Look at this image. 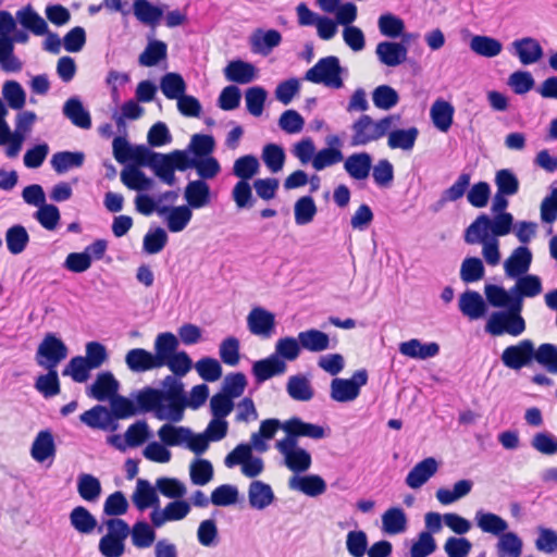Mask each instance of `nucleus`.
Wrapping results in <instances>:
<instances>
[{"mask_svg":"<svg viewBox=\"0 0 557 557\" xmlns=\"http://www.w3.org/2000/svg\"><path fill=\"white\" fill-rule=\"evenodd\" d=\"M109 401V410L113 420L126 419L135 416L137 412H143L137 403L135 404L132 399L117 393Z\"/></svg>","mask_w":557,"mask_h":557,"instance_id":"4d7b16f0","label":"nucleus"},{"mask_svg":"<svg viewBox=\"0 0 557 557\" xmlns=\"http://www.w3.org/2000/svg\"><path fill=\"white\" fill-rule=\"evenodd\" d=\"M367 382L368 372L364 369L357 370L350 379L335 377L331 382L330 396L337 403L354 401Z\"/></svg>","mask_w":557,"mask_h":557,"instance_id":"9d476101","label":"nucleus"},{"mask_svg":"<svg viewBox=\"0 0 557 557\" xmlns=\"http://www.w3.org/2000/svg\"><path fill=\"white\" fill-rule=\"evenodd\" d=\"M121 181L129 189L144 191L152 187V180L137 166H127L121 172Z\"/></svg>","mask_w":557,"mask_h":557,"instance_id":"6e6d98bb","label":"nucleus"},{"mask_svg":"<svg viewBox=\"0 0 557 557\" xmlns=\"http://www.w3.org/2000/svg\"><path fill=\"white\" fill-rule=\"evenodd\" d=\"M516 284L512 286V294L515 298L512 299V306L516 311L522 310L523 298H533L540 295L543 290L542 281L535 274H523L515 278Z\"/></svg>","mask_w":557,"mask_h":557,"instance_id":"dca6fc26","label":"nucleus"},{"mask_svg":"<svg viewBox=\"0 0 557 557\" xmlns=\"http://www.w3.org/2000/svg\"><path fill=\"white\" fill-rule=\"evenodd\" d=\"M458 307L460 312L470 320H479L487 311L483 297L478 292L470 289L460 295Z\"/></svg>","mask_w":557,"mask_h":557,"instance_id":"5701e85b","label":"nucleus"},{"mask_svg":"<svg viewBox=\"0 0 557 557\" xmlns=\"http://www.w3.org/2000/svg\"><path fill=\"white\" fill-rule=\"evenodd\" d=\"M275 448L284 457L285 466L294 473H302L310 469L311 455L300 447L297 442L282 438L275 443Z\"/></svg>","mask_w":557,"mask_h":557,"instance_id":"9b49d317","label":"nucleus"},{"mask_svg":"<svg viewBox=\"0 0 557 557\" xmlns=\"http://www.w3.org/2000/svg\"><path fill=\"white\" fill-rule=\"evenodd\" d=\"M85 161V153L82 151H60L52 156L51 165L59 173H65L70 169L81 168Z\"/></svg>","mask_w":557,"mask_h":557,"instance_id":"3c124183","label":"nucleus"},{"mask_svg":"<svg viewBox=\"0 0 557 557\" xmlns=\"http://www.w3.org/2000/svg\"><path fill=\"white\" fill-rule=\"evenodd\" d=\"M484 293L487 301L496 308H506V311L493 312L485 325V331L494 336L505 333L512 336H519L525 330L524 319L520 311H516L512 306V287L506 290L504 287L493 284L485 285Z\"/></svg>","mask_w":557,"mask_h":557,"instance_id":"f03ea898","label":"nucleus"},{"mask_svg":"<svg viewBox=\"0 0 557 557\" xmlns=\"http://www.w3.org/2000/svg\"><path fill=\"white\" fill-rule=\"evenodd\" d=\"M298 341L302 349L311 352H321L335 347L329 335L317 329L300 332Z\"/></svg>","mask_w":557,"mask_h":557,"instance_id":"7c9ffc66","label":"nucleus"},{"mask_svg":"<svg viewBox=\"0 0 557 557\" xmlns=\"http://www.w3.org/2000/svg\"><path fill=\"white\" fill-rule=\"evenodd\" d=\"M261 158L272 173H277L283 169L286 156L281 146L268 144L262 149Z\"/></svg>","mask_w":557,"mask_h":557,"instance_id":"69168bd1","label":"nucleus"},{"mask_svg":"<svg viewBox=\"0 0 557 557\" xmlns=\"http://www.w3.org/2000/svg\"><path fill=\"white\" fill-rule=\"evenodd\" d=\"M470 180L469 173L460 174L457 181L442 193L438 205L445 206L447 201H457L467 193V199L472 207H485L491 197L490 185L486 182H479L470 187Z\"/></svg>","mask_w":557,"mask_h":557,"instance_id":"7ed1b4c3","label":"nucleus"},{"mask_svg":"<svg viewBox=\"0 0 557 557\" xmlns=\"http://www.w3.org/2000/svg\"><path fill=\"white\" fill-rule=\"evenodd\" d=\"M175 375H166L161 389L145 387L132 394L143 412H152L160 421L181 422L187 407L184 384Z\"/></svg>","mask_w":557,"mask_h":557,"instance_id":"f257e3e1","label":"nucleus"},{"mask_svg":"<svg viewBox=\"0 0 557 557\" xmlns=\"http://www.w3.org/2000/svg\"><path fill=\"white\" fill-rule=\"evenodd\" d=\"M399 352L413 359L425 360L437 356L440 352V346L434 342L422 344L419 339L412 338L400 343Z\"/></svg>","mask_w":557,"mask_h":557,"instance_id":"2f4dec72","label":"nucleus"},{"mask_svg":"<svg viewBox=\"0 0 557 557\" xmlns=\"http://www.w3.org/2000/svg\"><path fill=\"white\" fill-rule=\"evenodd\" d=\"M540 347L535 349L531 339H522L517 345L506 347L500 356L505 367L518 371L529 367L533 360L539 363Z\"/></svg>","mask_w":557,"mask_h":557,"instance_id":"1a4fd4ad","label":"nucleus"},{"mask_svg":"<svg viewBox=\"0 0 557 557\" xmlns=\"http://www.w3.org/2000/svg\"><path fill=\"white\" fill-rule=\"evenodd\" d=\"M77 493L88 503H96L102 493L98 478L89 473H81L77 476Z\"/></svg>","mask_w":557,"mask_h":557,"instance_id":"a18cd8bd","label":"nucleus"},{"mask_svg":"<svg viewBox=\"0 0 557 557\" xmlns=\"http://www.w3.org/2000/svg\"><path fill=\"white\" fill-rule=\"evenodd\" d=\"M375 53L381 63L398 66L407 60V47L395 41H382L376 46Z\"/></svg>","mask_w":557,"mask_h":557,"instance_id":"bb28decb","label":"nucleus"},{"mask_svg":"<svg viewBox=\"0 0 557 557\" xmlns=\"http://www.w3.org/2000/svg\"><path fill=\"white\" fill-rule=\"evenodd\" d=\"M495 185L497 190L490 209H507L508 197L516 195L519 190V180L511 170L502 169L495 174Z\"/></svg>","mask_w":557,"mask_h":557,"instance_id":"ddd939ff","label":"nucleus"},{"mask_svg":"<svg viewBox=\"0 0 557 557\" xmlns=\"http://www.w3.org/2000/svg\"><path fill=\"white\" fill-rule=\"evenodd\" d=\"M165 423L158 430V437L165 446H186L190 440V429Z\"/></svg>","mask_w":557,"mask_h":557,"instance_id":"e433bc0d","label":"nucleus"},{"mask_svg":"<svg viewBox=\"0 0 557 557\" xmlns=\"http://www.w3.org/2000/svg\"><path fill=\"white\" fill-rule=\"evenodd\" d=\"M160 368L168 367L173 375L183 377L193 368V360L186 351H178V338L170 332L161 333Z\"/></svg>","mask_w":557,"mask_h":557,"instance_id":"39448f33","label":"nucleus"},{"mask_svg":"<svg viewBox=\"0 0 557 557\" xmlns=\"http://www.w3.org/2000/svg\"><path fill=\"white\" fill-rule=\"evenodd\" d=\"M63 114L75 125L84 129L91 127L89 112L77 97L70 98L63 106Z\"/></svg>","mask_w":557,"mask_h":557,"instance_id":"58836bf2","label":"nucleus"},{"mask_svg":"<svg viewBox=\"0 0 557 557\" xmlns=\"http://www.w3.org/2000/svg\"><path fill=\"white\" fill-rule=\"evenodd\" d=\"M282 41V35L276 29L264 32L261 28L256 29L250 36L251 49L256 53L268 55Z\"/></svg>","mask_w":557,"mask_h":557,"instance_id":"c85d7f7f","label":"nucleus"},{"mask_svg":"<svg viewBox=\"0 0 557 557\" xmlns=\"http://www.w3.org/2000/svg\"><path fill=\"white\" fill-rule=\"evenodd\" d=\"M339 59L334 55L320 59L314 66L305 74V79L314 84H323L326 87L339 89L344 86Z\"/></svg>","mask_w":557,"mask_h":557,"instance_id":"423d86ee","label":"nucleus"},{"mask_svg":"<svg viewBox=\"0 0 557 557\" xmlns=\"http://www.w3.org/2000/svg\"><path fill=\"white\" fill-rule=\"evenodd\" d=\"M79 419L91 429L109 430L115 428L110 410L102 405H97L85 411Z\"/></svg>","mask_w":557,"mask_h":557,"instance_id":"72a5a7b5","label":"nucleus"},{"mask_svg":"<svg viewBox=\"0 0 557 557\" xmlns=\"http://www.w3.org/2000/svg\"><path fill=\"white\" fill-rule=\"evenodd\" d=\"M286 392L288 396L296 401H309L314 396V391L309 379L302 374L288 377Z\"/></svg>","mask_w":557,"mask_h":557,"instance_id":"a19ab883","label":"nucleus"},{"mask_svg":"<svg viewBox=\"0 0 557 557\" xmlns=\"http://www.w3.org/2000/svg\"><path fill=\"white\" fill-rule=\"evenodd\" d=\"M407 516L399 507L388 508L382 515L383 531L387 534H400L407 529Z\"/></svg>","mask_w":557,"mask_h":557,"instance_id":"49530a36","label":"nucleus"},{"mask_svg":"<svg viewBox=\"0 0 557 557\" xmlns=\"http://www.w3.org/2000/svg\"><path fill=\"white\" fill-rule=\"evenodd\" d=\"M47 373L41 374L35 382V388L45 397L50 398L60 393V381L57 369H46Z\"/></svg>","mask_w":557,"mask_h":557,"instance_id":"680f3d73","label":"nucleus"},{"mask_svg":"<svg viewBox=\"0 0 557 557\" xmlns=\"http://www.w3.org/2000/svg\"><path fill=\"white\" fill-rule=\"evenodd\" d=\"M2 96L13 110H21L26 102V92L16 81H7L2 86Z\"/></svg>","mask_w":557,"mask_h":557,"instance_id":"e2e57ef3","label":"nucleus"},{"mask_svg":"<svg viewBox=\"0 0 557 557\" xmlns=\"http://www.w3.org/2000/svg\"><path fill=\"white\" fill-rule=\"evenodd\" d=\"M287 364L277 355H270L268 358L253 362L251 372L258 384L281 375L286 372Z\"/></svg>","mask_w":557,"mask_h":557,"instance_id":"6ab92c4d","label":"nucleus"},{"mask_svg":"<svg viewBox=\"0 0 557 557\" xmlns=\"http://www.w3.org/2000/svg\"><path fill=\"white\" fill-rule=\"evenodd\" d=\"M154 527L147 521H136L131 527V540L134 547L138 549L149 548L156 541Z\"/></svg>","mask_w":557,"mask_h":557,"instance_id":"37998d69","label":"nucleus"},{"mask_svg":"<svg viewBox=\"0 0 557 557\" xmlns=\"http://www.w3.org/2000/svg\"><path fill=\"white\" fill-rule=\"evenodd\" d=\"M69 519L73 529L82 534L92 533L98 525L97 519L83 506L73 508Z\"/></svg>","mask_w":557,"mask_h":557,"instance_id":"c03bdc74","label":"nucleus"},{"mask_svg":"<svg viewBox=\"0 0 557 557\" xmlns=\"http://www.w3.org/2000/svg\"><path fill=\"white\" fill-rule=\"evenodd\" d=\"M532 263V252L527 246L516 248L504 262L505 274L516 278L528 273Z\"/></svg>","mask_w":557,"mask_h":557,"instance_id":"a211bd4d","label":"nucleus"},{"mask_svg":"<svg viewBox=\"0 0 557 557\" xmlns=\"http://www.w3.org/2000/svg\"><path fill=\"white\" fill-rule=\"evenodd\" d=\"M469 46L474 53L485 58H494L503 50V45L498 39L482 35L473 36Z\"/></svg>","mask_w":557,"mask_h":557,"instance_id":"5fc2aeb1","label":"nucleus"},{"mask_svg":"<svg viewBox=\"0 0 557 557\" xmlns=\"http://www.w3.org/2000/svg\"><path fill=\"white\" fill-rule=\"evenodd\" d=\"M161 333L156 337L153 348L154 354L144 348H133L125 356L127 368L135 373H141L160 368L161 358Z\"/></svg>","mask_w":557,"mask_h":557,"instance_id":"f8f14e48","label":"nucleus"},{"mask_svg":"<svg viewBox=\"0 0 557 557\" xmlns=\"http://www.w3.org/2000/svg\"><path fill=\"white\" fill-rule=\"evenodd\" d=\"M490 218L486 214H481L476 220L471 223L466 230L465 240L468 244L485 243L487 242L490 231Z\"/></svg>","mask_w":557,"mask_h":557,"instance_id":"bf43d9fd","label":"nucleus"},{"mask_svg":"<svg viewBox=\"0 0 557 557\" xmlns=\"http://www.w3.org/2000/svg\"><path fill=\"white\" fill-rule=\"evenodd\" d=\"M512 49L523 65L537 63L544 55L539 40L533 37H523L512 42Z\"/></svg>","mask_w":557,"mask_h":557,"instance_id":"412c9836","label":"nucleus"},{"mask_svg":"<svg viewBox=\"0 0 557 557\" xmlns=\"http://www.w3.org/2000/svg\"><path fill=\"white\" fill-rule=\"evenodd\" d=\"M106 529V534L100 537L98 550L103 557H122L126 550V540L131 533V527L121 518H108L102 521L98 532Z\"/></svg>","mask_w":557,"mask_h":557,"instance_id":"20e7f679","label":"nucleus"},{"mask_svg":"<svg viewBox=\"0 0 557 557\" xmlns=\"http://www.w3.org/2000/svg\"><path fill=\"white\" fill-rule=\"evenodd\" d=\"M275 500L274 492L270 484L255 480L248 487V502L251 508L264 510Z\"/></svg>","mask_w":557,"mask_h":557,"instance_id":"cd10ccee","label":"nucleus"},{"mask_svg":"<svg viewBox=\"0 0 557 557\" xmlns=\"http://www.w3.org/2000/svg\"><path fill=\"white\" fill-rule=\"evenodd\" d=\"M17 22L34 35L42 36L48 32L47 22L33 9L30 4L16 12Z\"/></svg>","mask_w":557,"mask_h":557,"instance_id":"c9c22d12","label":"nucleus"},{"mask_svg":"<svg viewBox=\"0 0 557 557\" xmlns=\"http://www.w3.org/2000/svg\"><path fill=\"white\" fill-rule=\"evenodd\" d=\"M129 504L121 491L110 494L104 503L102 512L109 518H120L128 511Z\"/></svg>","mask_w":557,"mask_h":557,"instance_id":"0e129e2a","label":"nucleus"},{"mask_svg":"<svg viewBox=\"0 0 557 557\" xmlns=\"http://www.w3.org/2000/svg\"><path fill=\"white\" fill-rule=\"evenodd\" d=\"M283 431L286 433V436L284 438L297 443L299 437L322 440L326 436L323 426L305 422L298 417H293L284 421Z\"/></svg>","mask_w":557,"mask_h":557,"instance_id":"2eb2a0df","label":"nucleus"},{"mask_svg":"<svg viewBox=\"0 0 557 557\" xmlns=\"http://www.w3.org/2000/svg\"><path fill=\"white\" fill-rule=\"evenodd\" d=\"M472 487H473V482L469 479H463V480H459L457 481L454 486H453V490H448V488H438L436 491V499L442 504V505H450L457 500H459L460 498L467 496L471 491H472Z\"/></svg>","mask_w":557,"mask_h":557,"instance_id":"603ef678","label":"nucleus"},{"mask_svg":"<svg viewBox=\"0 0 557 557\" xmlns=\"http://www.w3.org/2000/svg\"><path fill=\"white\" fill-rule=\"evenodd\" d=\"M29 243V234L21 224L10 226L5 232L7 248L12 255L22 253Z\"/></svg>","mask_w":557,"mask_h":557,"instance_id":"8fccbe9b","label":"nucleus"},{"mask_svg":"<svg viewBox=\"0 0 557 557\" xmlns=\"http://www.w3.org/2000/svg\"><path fill=\"white\" fill-rule=\"evenodd\" d=\"M169 235L160 226H150L143 239V250L147 255H157L168 245Z\"/></svg>","mask_w":557,"mask_h":557,"instance_id":"de8ad7c7","label":"nucleus"},{"mask_svg":"<svg viewBox=\"0 0 557 557\" xmlns=\"http://www.w3.org/2000/svg\"><path fill=\"white\" fill-rule=\"evenodd\" d=\"M67 355L69 348L64 342L55 334L48 333L37 348L35 360L44 369H57Z\"/></svg>","mask_w":557,"mask_h":557,"instance_id":"6e6552de","label":"nucleus"},{"mask_svg":"<svg viewBox=\"0 0 557 557\" xmlns=\"http://www.w3.org/2000/svg\"><path fill=\"white\" fill-rule=\"evenodd\" d=\"M393 116H385L374 122L370 115H361L354 124L351 146H364L370 141L377 140L389 131Z\"/></svg>","mask_w":557,"mask_h":557,"instance_id":"0eeeda50","label":"nucleus"},{"mask_svg":"<svg viewBox=\"0 0 557 557\" xmlns=\"http://www.w3.org/2000/svg\"><path fill=\"white\" fill-rule=\"evenodd\" d=\"M288 487L294 491H299L310 497H317L326 491V483L318 474H308L304 476L293 475L288 480Z\"/></svg>","mask_w":557,"mask_h":557,"instance_id":"a878e982","label":"nucleus"},{"mask_svg":"<svg viewBox=\"0 0 557 557\" xmlns=\"http://www.w3.org/2000/svg\"><path fill=\"white\" fill-rule=\"evenodd\" d=\"M454 112L455 109L450 102L437 99L430 110L434 126L441 132H447L453 124Z\"/></svg>","mask_w":557,"mask_h":557,"instance_id":"79ce46f5","label":"nucleus"},{"mask_svg":"<svg viewBox=\"0 0 557 557\" xmlns=\"http://www.w3.org/2000/svg\"><path fill=\"white\" fill-rule=\"evenodd\" d=\"M189 476L195 485H206L213 478L212 463L207 459H195L189 466Z\"/></svg>","mask_w":557,"mask_h":557,"instance_id":"774afa93","label":"nucleus"},{"mask_svg":"<svg viewBox=\"0 0 557 557\" xmlns=\"http://www.w3.org/2000/svg\"><path fill=\"white\" fill-rule=\"evenodd\" d=\"M168 58V46L164 41L149 39L145 50L138 57L141 66L151 67L158 65Z\"/></svg>","mask_w":557,"mask_h":557,"instance_id":"ea45409f","label":"nucleus"},{"mask_svg":"<svg viewBox=\"0 0 557 557\" xmlns=\"http://www.w3.org/2000/svg\"><path fill=\"white\" fill-rule=\"evenodd\" d=\"M438 463L433 457L418 462L407 474L406 484L413 490L422 487L436 472Z\"/></svg>","mask_w":557,"mask_h":557,"instance_id":"4be33fe9","label":"nucleus"},{"mask_svg":"<svg viewBox=\"0 0 557 557\" xmlns=\"http://www.w3.org/2000/svg\"><path fill=\"white\" fill-rule=\"evenodd\" d=\"M156 486L153 487L149 481L145 479H138L136 482V488L132 495V502L134 506L139 510L144 511L148 508H159L160 498L158 496Z\"/></svg>","mask_w":557,"mask_h":557,"instance_id":"aec40b11","label":"nucleus"},{"mask_svg":"<svg viewBox=\"0 0 557 557\" xmlns=\"http://www.w3.org/2000/svg\"><path fill=\"white\" fill-rule=\"evenodd\" d=\"M247 325L251 334L269 338L275 329V315L262 307H256L247 315Z\"/></svg>","mask_w":557,"mask_h":557,"instance_id":"f3484780","label":"nucleus"},{"mask_svg":"<svg viewBox=\"0 0 557 557\" xmlns=\"http://www.w3.org/2000/svg\"><path fill=\"white\" fill-rule=\"evenodd\" d=\"M344 168L352 178L366 180L372 168V158L367 152L354 153L346 159Z\"/></svg>","mask_w":557,"mask_h":557,"instance_id":"4c0bfd02","label":"nucleus"},{"mask_svg":"<svg viewBox=\"0 0 557 557\" xmlns=\"http://www.w3.org/2000/svg\"><path fill=\"white\" fill-rule=\"evenodd\" d=\"M223 72L227 81L243 85L253 82L257 76L256 66L243 60L228 62Z\"/></svg>","mask_w":557,"mask_h":557,"instance_id":"c756f323","label":"nucleus"},{"mask_svg":"<svg viewBox=\"0 0 557 557\" xmlns=\"http://www.w3.org/2000/svg\"><path fill=\"white\" fill-rule=\"evenodd\" d=\"M160 89L168 99H178L186 92V83L178 73L164 74L160 81Z\"/></svg>","mask_w":557,"mask_h":557,"instance_id":"13d9d810","label":"nucleus"},{"mask_svg":"<svg viewBox=\"0 0 557 557\" xmlns=\"http://www.w3.org/2000/svg\"><path fill=\"white\" fill-rule=\"evenodd\" d=\"M419 131L412 126L407 129H396L388 134V146L392 149L410 150L413 148Z\"/></svg>","mask_w":557,"mask_h":557,"instance_id":"052dcab7","label":"nucleus"},{"mask_svg":"<svg viewBox=\"0 0 557 557\" xmlns=\"http://www.w3.org/2000/svg\"><path fill=\"white\" fill-rule=\"evenodd\" d=\"M523 542L515 532H505L496 543L497 557H520Z\"/></svg>","mask_w":557,"mask_h":557,"instance_id":"864d4df0","label":"nucleus"},{"mask_svg":"<svg viewBox=\"0 0 557 557\" xmlns=\"http://www.w3.org/2000/svg\"><path fill=\"white\" fill-rule=\"evenodd\" d=\"M185 198L191 208L208 206L210 200V188L202 180L190 182L185 188Z\"/></svg>","mask_w":557,"mask_h":557,"instance_id":"09e8293b","label":"nucleus"},{"mask_svg":"<svg viewBox=\"0 0 557 557\" xmlns=\"http://www.w3.org/2000/svg\"><path fill=\"white\" fill-rule=\"evenodd\" d=\"M190 504L183 499H174L164 508H154L150 515V522L154 528H162L165 523L183 520L190 512Z\"/></svg>","mask_w":557,"mask_h":557,"instance_id":"4468645a","label":"nucleus"},{"mask_svg":"<svg viewBox=\"0 0 557 557\" xmlns=\"http://www.w3.org/2000/svg\"><path fill=\"white\" fill-rule=\"evenodd\" d=\"M153 173L168 185L175 183L174 170L168 153H156L149 166Z\"/></svg>","mask_w":557,"mask_h":557,"instance_id":"338daca9","label":"nucleus"},{"mask_svg":"<svg viewBox=\"0 0 557 557\" xmlns=\"http://www.w3.org/2000/svg\"><path fill=\"white\" fill-rule=\"evenodd\" d=\"M133 13L140 23L153 29L159 25L164 12L149 0H134Z\"/></svg>","mask_w":557,"mask_h":557,"instance_id":"473e14b6","label":"nucleus"},{"mask_svg":"<svg viewBox=\"0 0 557 557\" xmlns=\"http://www.w3.org/2000/svg\"><path fill=\"white\" fill-rule=\"evenodd\" d=\"M120 388L119 381L111 372H101L89 387L88 395L98 401L110 400Z\"/></svg>","mask_w":557,"mask_h":557,"instance_id":"b1692460","label":"nucleus"},{"mask_svg":"<svg viewBox=\"0 0 557 557\" xmlns=\"http://www.w3.org/2000/svg\"><path fill=\"white\" fill-rule=\"evenodd\" d=\"M474 522L483 533L491 534L497 539L507 532L509 528L508 522L499 515L483 509L475 511Z\"/></svg>","mask_w":557,"mask_h":557,"instance_id":"393cba45","label":"nucleus"},{"mask_svg":"<svg viewBox=\"0 0 557 557\" xmlns=\"http://www.w3.org/2000/svg\"><path fill=\"white\" fill-rule=\"evenodd\" d=\"M30 455L37 462H44L48 458L54 457L55 444L49 430L40 431L36 435L32 444Z\"/></svg>","mask_w":557,"mask_h":557,"instance_id":"f704fd0d","label":"nucleus"}]
</instances>
